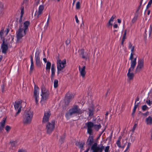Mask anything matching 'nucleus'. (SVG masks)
<instances>
[{"label": "nucleus", "mask_w": 152, "mask_h": 152, "mask_svg": "<svg viewBox=\"0 0 152 152\" xmlns=\"http://www.w3.org/2000/svg\"><path fill=\"white\" fill-rule=\"evenodd\" d=\"M138 16V15H135V16L134 17L132 20V23H134L137 20V19Z\"/></svg>", "instance_id": "32"}, {"label": "nucleus", "mask_w": 152, "mask_h": 152, "mask_svg": "<svg viewBox=\"0 0 152 152\" xmlns=\"http://www.w3.org/2000/svg\"><path fill=\"white\" fill-rule=\"evenodd\" d=\"M109 146H108L106 147L104 149V151L105 152H109Z\"/></svg>", "instance_id": "40"}, {"label": "nucleus", "mask_w": 152, "mask_h": 152, "mask_svg": "<svg viewBox=\"0 0 152 152\" xmlns=\"http://www.w3.org/2000/svg\"><path fill=\"white\" fill-rule=\"evenodd\" d=\"M22 103V101H16L14 104V106L15 110H17L18 109V111L15 115L16 117L21 111V104Z\"/></svg>", "instance_id": "11"}, {"label": "nucleus", "mask_w": 152, "mask_h": 152, "mask_svg": "<svg viewBox=\"0 0 152 152\" xmlns=\"http://www.w3.org/2000/svg\"><path fill=\"white\" fill-rule=\"evenodd\" d=\"M139 9H138L137 10L135 13V15H138V11H139Z\"/></svg>", "instance_id": "62"}, {"label": "nucleus", "mask_w": 152, "mask_h": 152, "mask_svg": "<svg viewBox=\"0 0 152 152\" xmlns=\"http://www.w3.org/2000/svg\"><path fill=\"white\" fill-rule=\"evenodd\" d=\"M75 145L76 146H78V148L80 149L81 151L84 150L83 148L85 145L84 142L83 143L82 142L77 141L75 142Z\"/></svg>", "instance_id": "20"}, {"label": "nucleus", "mask_w": 152, "mask_h": 152, "mask_svg": "<svg viewBox=\"0 0 152 152\" xmlns=\"http://www.w3.org/2000/svg\"><path fill=\"white\" fill-rule=\"evenodd\" d=\"M94 127L96 131H98L99 129L101 127V126L100 124H94Z\"/></svg>", "instance_id": "29"}, {"label": "nucleus", "mask_w": 152, "mask_h": 152, "mask_svg": "<svg viewBox=\"0 0 152 152\" xmlns=\"http://www.w3.org/2000/svg\"><path fill=\"white\" fill-rule=\"evenodd\" d=\"M79 69L80 71V75L82 77H84L86 73L85 71L86 66H83L82 68L80 69V66H79Z\"/></svg>", "instance_id": "19"}, {"label": "nucleus", "mask_w": 152, "mask_h": 152, "mask_svg": "<svg viewBox=\"0 0 152 152\" xmlns=\"http://www.w3.org/2000/svg\"><path fill=\"white\" fill-rule=\"evenodd\" d=\"M40 52L37 50L35 53V59L36 66L38 68H40L41 66V62L39 57Z\"/></svg>", "instance_id": "9"}, {"label": "nucleus", "mask_w": 152, "mask_h": 152, "mask_svg": "<svg viewBox=\"0 0 152 152\" xmlns=\"http://www.w3.org/2000/svg\"><path fill=\"white\" fill-rule=\"evenodd\" d=\"M111 21H110V20H109V21L107 24V27H109L110 26H112L113 24L111 23Z\"/></svg>", "instance_id": "43"}, {"label": "nucleus", "mask_w": 152, "mask_h": 152, "mask_svg": "<svg viewBox=\"0 0 152 152\" xmlns=\"http://www.w3.org/2000/svg\"><path fill=\"white\" fill-rule=\"evenodd\" d=\"M80 3L79 1H78L76 4V9L78 10L80 9Z\"/></svg>", "instance_id": "37"}, {"label": "nucleus", "mask_w": 152, "mask_h": 152, "mask_svg": "<svg viewBox=\"0 0 152 152\" xmlns=\"http://www.w3.org/2000/svg\"><path fill=\"white\" fill-rule=\"evenodd\" d=\"M66 45H68L70 43V39H68L66 41Z\"/></svg>", "instance_id": "44"}, {"label": "nucleus", "mask_w": 152, "mask_h": 152, "mask_svg": "<svg viewBox=\"0 0 152 152\" xmlns=\"http://www.w3.org/2000/svg\"><path fill=\"white\" fill-rule=\"evenodd\" d=\"M86 125L87 127V132L90 135L92 133V128L94 127V124L91 121L88 122L86 123Z\"/></svg>", "instance_id": "15"}, {"label": "nucleus", "mask_w": 152, "mask_h": 152, "mask_svg": "<svg viewBox=\"0 0 152 152\" xmlns=\"http://www.w3.org/2000/svg\"><path fill=\"white\" fill-rule=\"evenodd\" d=\"M18 152H27L26 150L23 149H19Z\"/></svg>", "instance_id": "48"}, {"label": "nucleus", "mask_w": 152, "mask_h": 152, "mask_svg": "<svg viewBox=\"0 0 152 152\" xmlns=\"http://www.w3.org/2000/svg\"><path fill=\"white\" fill-rule=\"evenodd\" d=\"M5 31V32H6V35H7L8 33L9 32V28H7Z\"/></svg>", "instance_id": "61"}, {"label": "nucleus", "mask_w": 152, "mask_h": 152, "mask_svg": "<svg viewBox=\"0 0 152 152\" xmlns=\"http://www.w3.org/2000/svg\"><path fill=\"white\" fill-rule=\"evenodd\" d=\"M66 63V59H64L61 61L60 59L57 61V69L59 72L61 71L65 67Z\"/></svg>", "instance_id": "7"}, {"label": "nucleus", "mask_w": 152, "mask_h": 152, "mask_svg": "<svg viewBox=\"0 0 152 152\" xmlns=\"http://www.w3.org/2000/svg\"><path fill=\"white\" fill-rule=\"evenodd\" d=\"M134 46H133V47H132V48L131 49V53H133L134 51Z\"/></svg>", "instance_id": "64"}, {"label": "nucleus", "mask_w": 152, "mask_h": 152, "mask_svg": "<svg viewBox=\"0 0 152 152\" xmlns=\"http://www.w3.org/2000/svg\"><path fill=\"white\" fill-rule=\"evenodd\" d=\"M137 58H135L134 59V60L131 61V67L128 69V72L127 74V76L129 80H133L134 76V74L132 72H131L134 69L136 64Z\"/></svg>", "instance_id": "3"}, {"label": "nucleus", "mask_w": 152, "mask_h": 152, "mask_svg": "<svg viewBox=\"0 0 152 152\" xmlns=\"http://www.w3.org/2000/svg\"><path fill=\"white\" fill-rule=\"evenodd\" d=\"M138 106V104H135L134 107L133 109L136 110V109L137 108Z\"/></svg>", "instance_id": "59"}, {"label": "nucleus", "mask_w": 152, "mask_h": 152, "mask_svg": "<svg viewBox=\"0 0 152 152\" xmlns=\"http://www.w3.org/2000/svg\"><path fill=\"white\" fill-rule=\"evenodd\" d=\"M1 91L2 92H3L4 89V85L1 86Z\"/></svg>", "instance_id": "55"}, {"label": "nucleus", "mask_w": 152, "mask_h": 152, "mask_svg": "<svg viewBox=\"0 0 152 152\" xmlns=\"http://www.w3.org/2000/svg\"><path fill=\"white\" fill-rule=\"evenodd\" d=\"M104 148V146L102 144L97 145V143L94 142L91 147V150L92 152H102Z\"/></svg>", "instance_id": "6"}, {"label": "nucleus", "mask_w": 152, "mask_h": 152, "mask_svg": "<svg viewBox=\"0 0 152 152\" xmlns=\"http://www.w3.org/2000/svg\"><path fill=\"white\" fill-rule=\"evenodd\" d=\"M41 89L42 94H41V96L42 98L40 103L42 105H43L48 99L49 96V93L47 91H46L45 87L44 85H42Z\"/></svg>", "instance_id": "4"}, {"label": "nucleus", "mask_w": 152, "mask_h": 152, "mask_svg": "<svg viewBox=\"0 0 152 152\" xmlns=\"http://www.w3.org/2000/svg\"><path fill=\"white\" fill-rule=\"evenodd\" d=\"M9 37L8 41V39H7L6 41H7V44L10 46V47H11L12 46V44L13 42V39H14V37L10 35V36Z\"/></svg>", "instance_id": "21"}, {"label": "nucleus", "mask_w": 152, "mask_h": 152, "mask_svg": "<svg viewBox=\"0 0 152 152\" xmlns=\"http://www.w3.org/2000/svg\"><path fill=\"white\" fill-rule=\"evenodd\" d=\"M6 122V119L3 118V120L0 123V126H1L4 127L5 124Z\"/></svg>", "instance_id": "30"}, {"label": "nucleus", "mask_w": 152, "mask_h": 152, "mask_svg": "<svg viewBox=\"0 0 152 152\" xmlns=\"http://www.w3.org/2000/svg\"><path fill=\"white\" fill-rule=\"evenodd\" d=\"M29 25L30 22L28 21H26L23 23L24 29H23V30L24 31L25 35L26 34V30L27 29L28 26Z\"/></svg>", "instance_id": "22"}, {"label": "nucleus", "mask_w": 152, "mask_h": 152, "mask_svg": "<svg viewBox=\"0 0 152 152\" xmlns=\"http://www.w3.org/2000/svg\"><path fill=\"white\" fill-rule=\"evenodd\" d=\"M75 19L76 23H79V21L77 17V15H75Z\"/></svg>", "instance_id": "52"}, {"label": "nucleus", "mask_w": 152, "mask_h": 152, "mask_svg": "<svg viewBox=\"0 0 152 152\" xmlns=\"http://www.w3.org/2000/svg\"><path fill=\"white\" fill-rule=\"evenodd\" d=\"M51 69H55V64H52L51 66Z\"/></svg>", "instance_id": "57"}, {"label": "nucleus", "mask_w": 152, "mask_h": 152, "mask_svg": "<svg viewBox=\"0 0 152 152\" xmlns=\"http://www.w3.org/2000/svg\"><path fill=\"white\" fill-rule=\"evenodd\" d=\"M1 48L2 49V52L3 53L6 54L8 49V45L5 42V39L4 38L2 43L1 45Z\"/></svg>", "instance_id": "16"}, {"label": "nucleus", "mask_w": 152, "mask_h": 152, "mask_svg": "<svg viewBox=\"0 0 152 152\" xmlns=\"http://www.w3.org/2000/svg\"><path fill=\"white\" fill-rule=\"evenodd\" d=\"M94 142V140L93 137L90 136L87 140L86 144L88 146H91L92 145Z\"/></svg>", "instance_id": "18"}, {"label": "nucleus", "mask_w": 152, "mask_h": 152, "mask_svg": "<svg viewBox=\"0 0 152 152\" xmlns=\"http://www.w3.org/2000/svg\"><path fill=\"white\" fill-rule=\"evenodd\" d=\"M24 7L22 6L21 7V12H20V16L21 17H23L24 14Z\"/></svg>", "instance_id": "35"}, {"label": "nucleus", "mask_w": 152, "mask_h": 152, "mask_svg": "<svg viewBox=\"0 0 152 152\" xmlns=\"http://www.w3.org/2000/svg\"><path fill=\"white\" fill-rule=\"evenodd\" d=\"M45 124L46 133L48 134H50L54 130L55 127V122L54 120L51 121L44 123Z\"/></svg>", "instance_id": "5"}, {"label": "nucleus", "mask_w": 152, "mask_h": 152, "mask_svg": "<svg viewBox=\"0 0 152 152\" xmlns=\"http://www.w3.org/2000/svg\"><path fill=\"white\" fill-rule=\"evenodd\" d=\"M91 146H88V147L87 149L85 151V152H88L90 149V148Z\"/></svg>", "instance_id": "60"}, {"label": "nucleus", "mask_w": 152, "mask_h": 152, "mask_svg": "<svg viewBox=\"0 0 152 152\" xmlns=\"http://www.w3.org/2000/svg\"><path fill=\"white\" fill-rule=\"evenodd\" d=\"M132 47H133L132 46V45L131 43L130 42L129 43V48H132Z\"/></svg>", "instance_id": "56"}, {"label": "nucleus", "mask_w": 152, "mask_h": 152, "mask_svg": "<svg viewBox=\"0 0 152 152\" xmlns=\"http://www.w3.org/2000/svg\"><path fill=\"white\" fill-rule=\"evenodd\" d=\"M133 53H131V54L130 56V57L129 58V59L131 60V61H133L132 59H133ZM133 60H134V59Z\"/></svg>", "instance_id": "45"}, {"label": "nucleus", "mask_w": 152, "mask_h": 152, "mask_svg": "<svg viewBox=\"0 0 152 152\" xmlns=\"http://www.w3.org/2000/svg\"><path fill=\"white\" fill-rule=\"evenodd\" d=\"M142 1L143 0H141L140 1V5L139 6L138 8V9H140L141 8V5H142Z\"/></svg>", "instance_id": "51"}, {"label": "nucleus", "mask_w": 152, "mask_h": 152, "mask_svg": "<svg viewBox=\"0 0 152 152\" xmlns=\"http://www.w3.org/2000/svg\"><path fill=\"white\" fill-rule=\"evenodd\" d=\"M58 80H55L54 81V87L56 88L58 87Z\"/></svg>", "instance_id": "31"}, {"label": "nucleus", "mask_w": 152, "mask_h": 152, "mask_svg": "<svg viewBox=\"0 0 152 152\" xmlns=\"http://www.w3.org/2000/svg\"><path fill=\"white\" fill-rule=\"evenodd\" d=\"M4 127L0 126V132H1L4 130Z\"/></svg>", "instance_id": "58"}, {"label": "nucleus", "mask_w": 152, "mask_h": 152, "mask_svg": "<svg viewBox=\"0 0 152 152\" xmlns=\"http://www.w3.org/2000/svg\"><path fill=\"white\" fill-rule=\"evenodd\" d=\"M121 139V136H120L118 138V140H117L116 143L118 146L119 148H124L125 145V144L127 142L126 141L124 142V140H123L122 143L123 144V145L121 146V142L120 141Z\"/></svg>", "instance_id": "17"}, {"label": "nucleus", "mask_w": 152, "mask_h": 152, "mask_svg": "<svg viewBox=\"0 0 152 152\" xmlns=\"http://www.w3.org/2000/svg\"><path fill=\"white\" fill-rule=\"evenodd\" d=\"M83 112V111L79 108L77 105H74L69 110L68 112L66 113L65 116L66 118H69L73 114H81Z\"/></svg>", "instance_id": "2"}, {"label": "nucleus", "mask_w": 152, "mask_h": 152, "mask_svg": "<svg viewBox=\"0 0 152 152\" xmlns=\"http://www.w3.org/2000/svg\"><path fill=\"white\" fill-rule=\"evenodd\" d=\"M11 143V146L12 148L15 147L17 144V142L16 141H13L10 142Z\"/></svg>", "instance_id": "34"}, {"label": "nucleus", "mask_w": 152, "mask_h": 152, "mask_svg": "<svg viewBox=\"0 0 152 152\" xmlns=\"http://www.w3.org/2000/svg\"><path fill=\"white\" fill-rule=\"evenodd\" d=\"M146 102L149 105H150L152 103H151L150 100H147L146 101Z\"/></svg>", "instance_id": "53"}, {"label": "nucleus", "mask_w": 152, "mask_h": 152, "mask_svg": "<svg viewBox=\"0 0 152 152\" xmlns=\"http://www.w3.org/2000/svg\"><path fill=\"white\" fill-rule=\"evenodd\" d=\"M33 116V112L30 109L25 111L24 113L23 122L24 124H30Z\"/></svg>", "instance_id": "1"}, {"label": "nucleus", "mask_w": 152, "mask_h": 152, "mask_svg": "<svg viewBox=\"0 0 152 152\" xmlns=\"http://www.w3.org/2000/svg\"><path fill=\"white\" fill-rule=\"evenodd\" d=\"M148 108V107L146 105H143L142 106V110L143 111H144L145 110Z\"/></svg>", "instance_id": "38"}, {"label": "nucleus", "mask_w": 152, "mask_h": 152, "mask_svg": "<svg viewBox=\"0 0 152 152\" xmlns=\"http://www.w3.org/2000/svg\"><path fill=\"white\" fill-rule=\"evenodd\" d=\"M40 0H35V2L36 5H38L39 2Z\"/></svg>", "instance_id": "49"}, {"label": "nucleus", "mask_w": 152, "mask_h": 152, "mask_svg": "<svg viewBox=\"0 0 152 152\" xmlns=\"http://www.w3.org/2000/svg\"><path fill=\"white\" fill-rule=\"evenodd\" d=\"M66 96V99H67L68 102H69V100L72 98V96L69 94H67Z\"/></svg>", "instance_id": "33"}, {"label": "nucleus", "mask_w": 152, "mask_h": 152, "mask_svg": "<svg viewBox=\"0 0 152 152\" xmlns=\"http://www.w3.org/2000/svg\"><path fill=\"white\" fill-rule=\"evenodd\" d=\"M11 128L10 126H7L5 127V129L6 131L7 132H9L10 129Z\"/></svg>", "instance_id": "42"}, {"label": "nucleus", "mask_w": 152, "mask_h": 152, "mask_svg": "<svg viewBox=\"0 0 152 152\" xmlns=\"http://www.w3.org/2000/svg\"><path fill=\"white\" fill-rule=\"evenodd\" d=\"M22 26L21 25V26H20L18 30L16 32V37L17 38L16 41L17 43H18L20 39H21L23 36L22 34L23 29L22 28Z\"/></svg>", "instance_id": "10"}, {"label": "nucleus", "mask_w": 152, "mask_h": 152, "mask_svg": "<svg viewBox=\"0 0 152 152\" xmlns=\"http://www.w3.org/2000/svg\"><path fill=\"white\" fill-rule=\"evenodd\" d=\"M22 17H21V16H20V19H19V22L20 24V26H21V25L22 26V24H21V22H22Z\"/></svg>", "instance_id": "50"}, {"label": "nucleus", "mask_w": 152, "mask_h": 152, "mask_svg": "<svg viewBox=\"0 0 152 152\" xmlns=\"http://www.w3.org/2000/svg\"><path fill=\"white\" fill-rule=\"evenodd\" d=\"M135 111H136V110L133 109L132 112V116H133V117H134V113L135 112Z\"/></svg>", "instance_id": "54"}, {"label": "nucleus", "mask_w": 152, "mask_h": 152, "mask_svg": "<svg viewBox=\"0 0 152 152\" xmlns=\"http://www.w3.org/2000/svg\"><path fill=\"white\" fill-rule=\"evenodd\" d=\"M116 17V16L115 15H113L109 20L110 21H113L114 19Z\"/></svg>", "instance_id": "39"}, {"label": "nucleus", "mask_w": 152, "mask_h": 152, "mask_svg": "<svg viewBox=\"0 0 152 152\" xmlns=\"http://www.w3.org/2000/svg\"><path fill=\"white\" fill-rule=\"evenodd\" d=\"M4 31V28H2V29L0 31V37L1 39H2V36L3 34Z\"/></svg>", "instance_id": "36"}, {"label": "nucleus", "mask_w": 152, "mask_h": 152, "mask_svg": "<svg viewBox=\"0 0 152 152\" xmlns=\"http://www.w3.org/2000/svg\"><path fill=\"white\" fill-rule=\"evenodd\" d=\"M30 61L31 62V65L30 68V70L31 72H32L34 69V65L32 55L30 56Z\"/></svg>", "instance_id": "25"}, {"label": "nucleus", "mask_w": 152, "mask_h": 152, "mask_svg": "<svg viewBox=\"0 0 152 152\" xmlns=\"http://www.w3.org/2000/svg\"><path fill=\"white\" fill-rule=\"evenodd\" d=\"M51 66V63L49 61H48L47 62L46 65V70L49 72L50 71V68Z\"/></svg>", "instance_id": "27"}, {"label": "nucleus", "mask_w": 152, "mask_h": 152, "mask_svg": "<svg viewBox=\"0 0 152 152\" xmlns=\"http://www.w3.org/2000/svg\"><path fill=\"white\" fill-rule=\"evenodd\" d=\"M144 67V61L142 59H140L138 61V64L135 71V73L140 72Z\"/></svg>", "instance_id": "8"}, {"label": "nucleus", "mask_w": 152, "mask_h": 152, "mask_svg": "<svg viewBox=\"0 0 152 152\" xmlns=\"http://www.w3.org/2000/svg\"><path fill=\"white\" fill-rule=\"evenodd\" d=\"M51 113L50 110L45 111L44 114V115L42 119V122H47L49 121V118L51 115Z\"/></svg>", "instance_id": "12"}, {"label": "nucleus", "mask_w": 152, "mask_h": 152, "mask_svg": "<svg viewBox=\"0 0 152 152\" xmlns=\"http://www.w3.org/2000/svg\"><path fill=\"white\" fill-rule=\"evenodd\" d=\"M152 30V27L151 26H150L149 30V33L148 35L149 36H150V35L151 34V32Z\"/></svg>", "instance_id": "41"}, {"label": "nucleus", "mask_w": 152, "mask_h": 152, "mask_svg": "<svg viewBox=\"0 0 152 152\" xmlns=\"http://www.w3.org/2000/svg\"><path fill=\"white\" fill-rule=\"evenodd\" d=\"M80 56L82 58L86 60L89 59V57L88 53L84 51L83 49H81L80 50Z\"/></svg>", "instance_id": "14"}, {"label": "nucleus", "mask_w": 152, "mask_h": 152, "mask_svg": "<svg viewBox=\"0 0 152 152\" xmlns=\"http://www.w3.org/2000/svg\"><path fill=\"white\" fill-rule=\"evenodd\" d=\"M44 9V7L43 5H41L39 6L38 9V12L37 16V18H39V15L42 14Z\"/></svg>", "instance_id": "23"}, {"label": "nucleus", "mask_w": 152, "mask_h": 152, "mask_svg": "<svg viewBox=\"0 0 152 152\" xmlns=\"http://www.w3.org/2000/svg\"><path fill=\"white\" fill-rule=\"evenodd\" d=\"M152 3V1H151L150 0L148 2V4L151 6V4Z\"/></svg>", "instance_id": "63"}, {"label": "nucleus", "mask_w": 152, "mask_h": 152, "mask_svg": "<svg viewBox=\"0 0 152 152\" xmlns=\"http://www.w3.org/2000/svg\"><path fill=\"white\" fill-rule=\"evenodd\" d=\"M51 80L52 81L55 76V69H51Z\"/></svg>", "instance_id": "28"}, {"label": "nucleus", "mask_w": 152, "mask_h": 152, "mask_svg": "<svg viewBox=\"0 0 152 152\" xmlns=\"http://www.w3.org/2000/svg\"><path fill=\"white\" fill-rule=\"evenodd\" d=\"M149 113V112L148 111H147L146 113H142V115H144L145 117H146L148 115Z\"/></svg>", "instance_id": "46"}, {"label": "nucleus", "mask_w": 152, "mask_h": 152, "mask_svg": "<svg viewBox=\"0 0 152 152\" xmlns=\"http://www.w3.org/2000/svg\"><path fill=\"white\" fill-rule=\"evenodd\" d=\"M39 88L37 86H35L34 91V96L35 99L36 104V105L38 104V98L39 97L38 91H39Z\"/></svg>", "instance_id": "13"}, {"label": "nucleus", "mask_w": 152, "mask_h": 152, "mask_svg": "<svg viewBox=\"0 0 152 152\" xmlns=\"http://www.w3.org/2000/svg\"><path fill=\"white\" fill-rule=\"evenodd\" d=\"M50 19V16L49 15L48 16V18L47 22V25H46V29L47 28L48 26V24H49V20Z\"/></svg>", "instance_id": "47"}, {"label": "nucleus", "mask_w": 152, "mask_h": 152, "mask_svg": "<svg viewBox=\"0 0 152 152\" xmlns=\"http://www.w3.org/2000/svg\"><path fill=\"white\" fill-rule=\"evenodd\" d=\"M89 110V115H88L89 117H91L93 116L94 115V109L93 105H91L90 107L89 108H88Z\"/></svg>", "instance_id": "24"}, {"label": "nucleus", "mask_w": 152, "mask_h": 152, "mask_svg": "<svg viewBox=\"0 0 152 152\" xmlns=\"http://www.w3.org/2000/svg\"><path fill=\"white\" fill-rule=\"evenodd\" d=\"M145 121L147 124H152V118L151 116H149L146 118Z\"/></svg>", "instance_id": "26"}]
</instances>
